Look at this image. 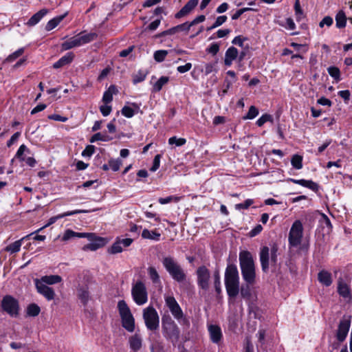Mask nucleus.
<instances>
[{
  "label": "nucleus",
  "instance_id": "de8ad7c7",
  "mask_svg": "<svg viewBox=\"0 0 352 352\" xmlns=\"http://www.w3.org/2000/svg\"><path fill=\"white\" fill-rule=\"evenodd\" d=\"M186 143V140L183 138H177L176 136H173L168 139V144L170 145L175 144L177 146H181Z\"/></svg>",
  "mask_w": 352,
  "mask_h": 352
},
{
  "label": "nucleus",
  "instance_id": "a18cd8bd",
  "mask_svg": "<svg viewBox=\"0 0 352 352\" xmlns=\"http://www.w3.org/2000/svg\"><path fill=\"white\" fill-rule=\"evenodd\" d=\"M24 52L23 48H20L13 52L12 54H10L5 60V62L11 63L13 62L14 60H16L17 58H19L20 56H21Z\"/></svg>",
  "mask_w": 352,
  "mask_h": 352
},
{
  "label": "nucleus",
  "instance_id": "e2e57ef3",
  "mask_svg": "<svg viewBox=\"0 0 352 352\" xmlns=\"http://www.w3.org/2000/svg\"><path fill=\"white\" fill-rule=\"evenodd\" d=\"M95 151V146L94 145H87L85 150L82 152V155L85 157H91Z\"/></svg>",
  "mask_w": 352,
  "mask_h": 352
},
{
  "label": "nucleus",
  "instance_id": "ea45409f",
  "mask_svg": "<svg viewBox=\"0 0 352 352\" xmlns=\"http://www.w3.org/2000/svg\"><path fill=\"white\" fill-rule=\"evenodd\" d=\"M41 311V309L38 305L35 303L29 305L27 307V314L30 316L35 317L37 316Z\"/></svg>",
  "mask_w": 352,
  "mask_h": 352
},
{
  "label": "nucleus",
  "instance_id": "3c124183",
  "mask_svg": "<svg viewBox=\"0 0 352 352\" xmlns=\"http://www.w3.org/2000/svg\"><path fill=\"white\" fill-rule=\"evenodd\" d=\"M267 122H273V118L271 115L265 113L263 114L261 117H260L257 121L256 124L258 126H262Z\"/></svg>",
  "mask_w": 352,
  "mask_h": 352
},
{
  "label": "nucleus",
  "instance_id": "423d86ee",
  "mask_svg": "<svg viewBox=\"0 0 352 352\" xmlns=\"http://www.w3.org/2000/svg\"><path fill=\"white\" fill-rule=\"evenodd\" d=\"M162 331L164 336L175 344L179 339L180 331L175 321L170 317L162 318Z\"/></svg>",
  "mask_w": 352,
  "mask_h": 352
},
{
  "label": "nucleus",
  "instance_id": "0e129e2a",
  "mask_svg": "<svg viewBox=\"0 0 352 352\" xmlns=\"http://www.w3.org/2000/svg\"><path fill=\"white\" fill-rule=\"evenodd\" d=\"M333 19L332 17L329 16H324L322 20L320 22L319 26L320 28L324 27V25H327L328 27L331 26L333 24Z\"/></svg>",
  "mask_w": 352,
  "mask_h": 352
},
{
  "label": "nucleus",
  "instance_id": "6e6d98bb",
  "mask_svg": "<svg viewBox=\"0 0 352 352\" xmlns=\"http://www.w3.org/2000/svg\"><path fill=\"white\" fill-rule=\"evenodd\" d=\"M253 203V199H248L243 203L236 204L235 208L236 210L248 209Z\"/></svg>",
  "mask_w": 352,
  "mask_h": 352
},
{
  "label": "nucleus",
  "instance_id": "393cba45",
  "mask_svg": "<svg viewBox=\"0 0 352 352\" xmlns=\"http://www.w3.org/2000/svg\"><path fill=\"white\" fill-rule=\"evenodd\" d=\"M129 342L131 349L134 352L139 351L142 348V340L140 336L137 333L129 338Z\"/></svg>",
  "mask_w": 352,
  "mask_h": 352
},
{
  "label": "nucleus",
  "instance_id": "2f4dec72",
  "mask_svg": "<svg viewBox=\"0 0 352 352\" xmlns=\"http://www.w3.org/2000/svg\"><path fill=\"white\" fill-rule=\"evenodd\" d=\"M78 296L81 302L86 305L89 299V293L87 287H82L78 289Z\"/></svg>",
  "mask_w": 352,
  "mask_h": 352
},
{
  "label": "nucleus",
  "instance_id": "4c0bfd02",
  "mask_svg": "<svg viewBox=\"0 0 352 352\" xmlns=\"http://www.w3.org/2000/svg\"><path fill=\"white\" fill-rule=\"evenodd\" d=\"M113 138L111 137H109L107 134H102L101 133H95L89 140V142L91 143L95 142L96 141H109L111 140Z\"/></svg>",
  "mask_w": 352,
  "mask_h": 352
},
{
  "label": "nucleus",
  "instance_id": "7ed1b4c3",
  "mask_svg": "<svg viewBox=\"0 0 352 352\" xmlns=\"http://www.w3.org/2000/svg\"><path fill=\"white\" fill-rule=\"evenodd\" d=\"M224 281L229 300L235 298L239 293V275L236 265H228Z\"/></svg>",
  "mask_w": 352,
  "mask_h": 352
},
{
  "label": "nucleus",
  "instance_id": "052dcab7",
  "mask_svg": "<svg viewBox=\"0 0 352 352\" xmlns=\"http://www.w3.org/2000/svg\"><path fill=\"white\" fill-rule=\"evenodd\" d=\"M109 166L113 171H118L120 169L122 162L120 160L111 159L109 161Z\"/></svg>",
  "mask_w": 352,
  "mask_h": 352
},
{
  "label": "nucleus",
  "instance_id": "338daca9",
  "mask_svg": "<svg viewBox=\"0 0 352 352\" xmlns=\"http://www.w3.org/2000/svg\"><path fill=\"white\" fill-rule=\"evenodd\" d=\"M216 63H208L205 65V70L203 71L206 76H208L210 73H212L214 70Z\"/></svg>",
  "mask_w": 352,
  "mask_h": 352
},
{
  "label": "nucleus",
  "instance_id": "a211bd4d",
  "mask_svg": "<svg viewBox=\"0 0 352 352\" xmlns=\"http://www.w3.org/2000/svg\"><path fill=\"white\" fill-rule=\"evenodd\" d=\"M198 0H189L185 6L175 14L176 19L182 18L188 15L197 6Z\"/></svg>",
  "mask_w": 352,
  "mask_h": 352
},
{
  "label": "nucleus",
  "instance_id": "69168bd1",
  "mask_svg": "<svg viewBox=\"0 0 352 352\" xmlns=\"http://www.w3.org/2000/svg\"><path fill=\"white\" fill-rule=\"evenodd\" d=\"M48 119L55 120V121L62 122H65L68 120V118L67 117L62 116L58 114L50 115V116H48Z\"/></svg>",
  "mask_w": 352,
  "mask_h": 352
},
{
  "label": "nucleus",
  "instance_id": "680f3d73",
  "mask_svg": "<svg viewBox=\"0 0 352 352\" xmlns=\"http://www.w3.org/2000/svg\"><path fill=\"white\" fill-rule=\"evenodd\" d=\"M160 159H161V155L157 154L155 156L153 162V165L150 168L151 171L155 172L159 168L160 164Z\"/></svg>",
  "mask_w": 352,
  "mask_h": 352
},
{
  "label": "nucleus",
  "instance_id": "c756f323",
  "mask_svg": "<svg viewBox=\"0 0 352 352\" xmlns=\"http://www.w3.org/2000/svg\"><path fill=\"white\" fill-rule=\"evenodd\" d=\"M160 236L161 234L157 232L156 230L144 229L142 233V238L153 240L155 241H159L160 240Z\"/></svg>",
  "mask_w": 352,
  "mask_h": 352
},
{
  "label": "nucleus",
  "instance_id": "09e8293b",
  "mask_svg": "<svg viewBox=\"0 0 352 352\" xmlns=\"http://www.w3.org/2000/svg\"><path fill=\"white\" fill-rule=\"evenodd\" d=\"M168 52L166 50H157L154 53V59L155 61L161 63L164 60Z\"/></svg>",
  "mask_w": 352,
  "mask_h": 352
},
{
  "label": "nucleus",
  "instance_id": "37998d69",
  "mask_svg": "<svg viewBox=\"0 0 352 352\" xmlns=\"http://www.w3.org/2000/svg\"><path fill=\"white\" fill-rule=\"evenodd\" d=\"M278 250V245L276 243H274L270 249V261H271V263L274 265L277 262Z\"/></svg>",
  "mask_w": 352,
  "mask_h": 352
},
{
  "label": "nucleus",
  "instance_id": "a19ab883",
  "mask_svg": "<svg viewBox=\"0 0 352 352\" xmlns=\"http://www.w3.org/2000/svg\"><path fill=\"white\" fill-rule=\"evenodd\" d=\"M327 72L329 74L334 78L336 82H338L341 80L340 78V71L338 67L335 66H331L327 68Z\"/></svg>",
  "mask_w": 352,
  "mask_h": 352
},
{
  "label": "nucleus",
  "instance_id": "6e6552de",
  "mask_svg": "<svg viewBox=\"0 0 352 352\" xmlns=\"http://www.w3.org/2000/svg\"><path fill=\"white\" fill-rule=\"evenodd\" d=\"M143 319L146 328L152 331L160 327V317L156 309L153 306H148L143 309Z\"/></svg>",
  "mask_w": 352,
  "mask_h": 352
},
{
  "label": "nucleus",
  "instance_id": "ddd939ff",
  "mask_svg": "<svg viewBox=\"0 0 352 352\" xmlns=\"http://www.w3.org/2000/svg\"><path fill=\"white\" fill-rule=\"evenodd\" d=\"M351 326V321L349 319L343 318L340 320L336 336L339 342L345 340Z\"/></svg>",
  "mask_w": 352,
  "mask_h": 352
},
{
  "label": "nucleus",
  "instance_id": "dca6fc26",
  "mask_svg": "<svg viewBox=\"0 0 352 352\" xmlns=\"http://www.w3.org/2000/svg\"><path fill=\"white\" fill-rule=\"evenodd\" d=\"M260 262L262 271L265 273L268 272L270 265V248L267 246H263L261 248L259 252Z\"/></svg>",
  "mask_w": 352,
  "mask_h": 352
},
{
  "label": "nucleus",
  "instance_id": "b1692460",
  "mask_svg": "<svg viewBox=\"0 0 352 352\" xmlns=\"http://www.w3.org/2000/svg\"><path fill=\"white\" fill-rule=\"evenodd\" d=\"M190 30V28L188 25V22H185L182 24L177 25L175 27H173L167 30H165L161 33L162 36H166L175 34L177 32L184 31L188 32Z\"/></svg>",
  "mask_w": 352,
  "mask_h": 352
},
{
  "label": "nucleus",
  "instance_id": "39448f33",
  "mask_svg": "<svg viewBox=\"0 0 352 352\" xmlns=\"http://www.w3.org/2000/svg\"><path fill=\"white\" fill-rule=\"evenodd\" d=\"M118 309L121 318L122 326L129 332H133L135 330V319L129 307L124 300H120L118 302Z\"/></svg>",
  "mask_w": 352,
  "mask_h": 352
},
{
  "label": "nucleus",
  "instance_id": "20e7f679",
  "mask_svg": "<svg viewBox=\"0 0 352 352\" xmlns=\"http://www.w3.org/2000/svg\"><path fill=\"white\" fill-rule=\"evenodd\" d=\"M162 263L171 278L178 283L184 281L186 278V274L179 262L173 256H164L162 259Z\"/></svg>",
  "mask_w": 352,
  "mask_h": 352
},
{
  "label": "nucleus",
  "instance_id": "5fc2aeb1",
  "mask_svg": "<svg viewBox=\"0 0 352 352\" xmlns=\"http://www.w3.org/2000/svg\"><path fill=\"white\" fill-rule=\"evenodd\" d=\"M180 200V198L176 196H168L165 198L160 197L158 199V201L161 204H166L170 202L174 201V202H178Z\"/></svg>",
  "mask_w": 352,
  "mask_h": 352
},
{
  "label": "nucleus",
  "instance_id": "412c9836",
  "mask_svg": "<svg viewBox=\"0 0 352 352\" xmlns=\"http://www.w3.org/2000/svg\"><path fill=\"white\" fill-rule=\"evenodd\" d=\"M239 55L238 50L232 46L230 47L226 52L224 64L226 66H230L232 64L233 60L236 59Z\"/></svg>",
  "mask_w": 352,
  "mask_h": 352
},
{
  "label": "nucleus",
  "instance_id": "13d9d810",
  "mask_svg": "<svg viewBox=\"0 0 352 352\" xmlns=\"http://www.w3.org/2000/svg\"><path fill=\"white\" fill-rule=\"evenodd\" d=\"M320 222L322 225H324L328 228L329 231H331L332 230L333 227L331 221L329 218L324 213H322L321 214Z\"/></svg>",
  "mask_w": 352,
  "mask_h": 352
},
{
  "label": "nucleus",
  "instance_id": "1a4fd4ad",
  "mask_svg": "<svg viewBox=\"0 0 352 352\" xmlns=\"http://www.w3.org/2000/svg\"><path fill=\"white\" fill-rule=\"evenodd\" d=\"M165 303L168 307L173 317L178 320L180 324H188V320L184 316L183 311L173 296H165Z\"/></svg>",
  "mask_w": 352,
  "mask_h": 352
},
{
  "label": "nucleus",
  "instance_id": "c85d7f7f",
  "mask_svg": "<svg viewBox=\"0 0 352 352\" xmlns=\"http://www.w3.org/2000/svg\"><path fill=\"white\" fill-rule=\"evenodd\" d=\"M131 105L136 109V111L129 106H124L121 110L122 114L127 118H132L135 114V113H138L140 109V107L138 104L133 102L131 104Z\"/></svg>",
  "mask_w": 352,
  "mask_h": 352
},
{
  "label": "nucleus",
  "instance_id": "bf43d9fd",
  "mask_svg": "<svg viewBox=\"0 0 352 352\" xmlns=\"http://www.w3.org/2000/svg\"><path fill=\"white\" fill-rule=\"evenodd\" d=\"M219 51V45L217 43H212L207 49L206 52L212 55H216Z\"/></svg>",
  "mask_w": 352,
  "mask_h": 352
},
{
  "label": "nucleus",
  "instance_id": "7c9ffc66",
  "mask_svg": "<svg viewBox=\"0 0 352 352\" xmlns=\"http://www.w3.org/2000/svg\"><path fill=\"white\" fill-rule=\"evenodd\" d=\"M347 18L343 10H340L336 15V24L338 28H344L346 24Z\"/></svg>",
  "mask_w": 352,
  "mask_h": 352
},
{
  "label": "nucleus",
  "instance_id": "f8f14e48",
  "mask_svg": "<svg viewBox=\"0 0 352 352\" xmlns=\"http://www.w3.org/2000/svg\"><path fill=\"white\" fill-rule=\"evenodd\" d=\"M196 275L198 287L204 291L208 290L210 279V270L205 265H201L197 269Z\"/></svg>",
  "mask_w": 352,
  "mask_h": 352
},
{
  "label": "nucleus",
  "instance_id": "f3484780",
  "mask_svg": "<svg viewBox=\"0 0 352 352\" xmlns=\"http://www.w3.org/2000/svg\"><path fill=\"white\" fill-rule=\"evenodd\" d=\"M287 182H292L296 184L300 185L302 186L306 187L315 192H317L319 190V185L313 182L312 180H306L304 179H296L293 178L287 179Z\"/></svg>",
  "mask_w": 352,
  "mask_h": 352
},
{
  "label": "nucleus",
  "instance_id": "4d7b16f0",
  "mask_svg": "<svg viewBox=\"0 0 352 352\" xmlns=\"http://www.w3.org/2000/svg\"><path fill=\"white\" fill-rule=\"evenodd\" d=\"M248 41V38L241 35L235 36L232 41V43L236 45H239L241 47H243V43Z\"/></svg>",
  "mask_w": 352,
  "mask_h": 352
},
{
  "label": "nucleus",
  "instance_id": "864d4df0",
  "mask_svg": "<svg viewBox=\"0 0 352 352\" xmlns=\"http://www.w3.org/2000/svg\"><path fill=\"white\" fill-rule=\"evenodd\" d=\"M25 151H27L28 153L30 152L29 149L25 144L21 145L16 152V157L19 159L21 161H25V157L23 156V153Z\"/></svg>",
  "mask_w": 352,
  "mask_h": 352
},
{
  "label": "nucleus",
  "instance_id": "774afa93",
  "mask_svg": "<svg viewBox=\"0 0 352 352\" xmlns=\"http://www.w3.org/2000/svg\"><path fill=\"white\" fill-rule=\"evenodd\" d=\"M205 19H206V16L203 14L197 16L191 22H188L189 28H190L192 26H193L196 24L204 22L205 21Z\"/></svg>",
  "mask_w": 352,
  "mask_h": 352
},
{
  "label": "nucleus",
  "instance_id": "6ab92c4d",
  "mask_svg": "<svg viewBox=\"0 0 352 352\" xmlns=\"http://www.w3.org/2000/svg\"><path fill=\"white\" fill-rule=\"evenodd\" d=\"M210 340L213 343H219L222 338L221 329L218 325L210 324L208 327Z\"/></svg>",
  "mask_w": 352,
  "mask_h": 352
},
{
  "label": "nucleus",
  "instance_id": "4468645a",
  "mask_svg": "<svg viewBox=\"0 0 352 352\" xmlns=\"http://www.w3.org/2000/svg\"><path fill=\"white\" fill-rule=\"evenodd\" d=\"M35 286L38 293L43 296L47 300H52L55 297V292L49 286L39 282L38 279L35 280Z\"/></svg>",
  "mask_w": 352,
  "mask_h": 352
},
{
  "label": "nucleus",
  "instance_id": "e433bc0d",
  "mask_svg": "<svg viewBox=\"0 0 352 352\" xmlns=\"http://www.w3.org/2000/svg\"><path fill=\"white\" fill-rule=\"evenodd\" d=\"M291 164L294 168L301 169L302 168V157L297 154L294 155L291 159Z\"/></svg>",
  "mask_w": 352,
  "mask_h": 352
},
{
  "label": "nucleus",
  "instance_id": "49530a36",
  "mask_svg": "<svg viewBox=\"0 0 352 352\" xmlns=\"http://www.w3.org/2000/svg\"><path fill=\"white\" fill-rule=\"evenodd\" d=\"M258 114V109L254 106H251L248 113L243 116V120H252L256 118Z\"/></svg>",
  "mask_w": 352,
  "mask_h": 352
},
{
  "label": "nucleus",
  "instance_id": "473e14b6",
  "mask_svg": "<svg viewBox=\"0 0 352 352\" xmlns=\"http://www.w3.org/2000/svg\"><path fill=\"white\" fill-rule=\"evenodd\" d=\"M65 16V14H63L50 20L45 26V30L47 31H50L55 28L62 21Z\"/></svg>",
  "mask_w": 352,
  "mask_h": 352
},
{
  "label": "nucleus",
  "instance_id": "79ce46f5",
  "mask_svg": "<svg viewBox=\"0 0 352 352\" xmlns=\"http://www.w3.org/2000/svg\"><path fill=\"white\" fill-rule=\"evenodd\" d=\"M21 246V240L16 241L15 242L10 243L6 248V251L10 252L11 254L18 252L20 250Z\"/></svg>",
  "mask_w": 352,
  "mask_h": 352
},
{
  "label": "nucleus",
  "instance_id": "5701e85b",
  "mask_svg": "<svg viewBox=\"0 0 352 352\" xmlns=\"http://www.w3.org/2000/svg\"><path fill=\"white\" fill-rule=\"evenodd\" d=\"M74 58L73 52H68L62 56L58 61L53 64L54 69H59L65 65H69L72 62Z\"/></svg>",
  "mask_w": 352,
  "mask_h": 352
},
{
  "label": "nucleus",
  "instance_id": "a878e982",
  "mask_svg": "<svg viewBox=\"0 0 352 352\" xmlns=\"http://www.w3.org/2000/svg\"><path fill=\"white\" fill-rule=\"evenodd\" d=\"M80 41L78 34L73 36L62 43V48L64 50H68L75 47L80 46Z\"/></svg>",
  "mask_w": 352,
  "mask_h": 352
},
{
  "label": "nucleus",
  "instance_id": "72a5a7b5",
  "mask_svg": "<svg viewBox=\"0 0 352 352\" xmlns=\"http://www.w3.org/2000/svg\"><path fill=\"white\" fill-rule=\"evenodd\" d=\"M78 36L80 38L81 45L94 41L97 37V34L96 33H89L83 34V32H80L78 34Z\"/></svg>",
  "mask_w": 352,
  "mask_h": 352
},
{
  "label": "nucleus",
  "instance_id": "f03ea898",
  "mask_svg": "<svg viewBox=\"0 0 352 352\" xmlns=\"http://www.w3.org/2000/svg\"><path fill=\"white\" fill-rule=\"evenodd\" d=\"M239 259L243 280L248 284H254L256 278V269L251 252L248 250L241 251Z\"/></svg>",
  "mask_w": 352,
  "mask_h": 352
},
{
  "label": "nucleus",
  "instance_id": "f257e3e1",
  "mask_svg": "<svg viewBox=\"0 0 352 352\" xmlns=\"http://www.w3.org/2000/svg\"><path fill=\"white\" fill-rule=\"evenodd\" d=\"M87 238L90 243L82 247L84 251H96L104 247L107 243V238L97 236L94 233L76 232L72 230L67 229L61 236L62 241H67L74 238Z\"/></svg>",
  "mask_w": 352,
  "mask_h": 352
},
{
  "label": "nucleus",
  "instance_id": "bb28decb",
  "mask_svg": "<svg viewBox=\"0 0 352 352\" xmlns=\"http://www.w3.org/2000/svg\"><path fill=\"white\" fill-rule=\"evenodd\" d=\"M48 12L47 9H42L38 12L35 13L27 22V25L29 26H34L37 24L41 19Z\"/></svg>",
  "mask_w": 352,
  "mask_h": 352
},
{
  "label": "nucleus",
  "instance_id": "603ef678",
  "mask_svg": "<svg viewBox=\"0 0 352 352\" xmlns=\"http://www.w3.org/2000/svg\"><path fill=\"white\" fill-rule=\"evenodd\" d=\"M295 14L296 16V20L300 21L303 16V11L300 7L299 0H296L294 4Z\"/></svg>",
  "mask_w": 352,
  "mask_h": 352
},
{
  "label": "nucleus",
  "instance_id": "cd10ccee",
  "mask_svg": "<svg viewBox=\"0 0 352 352\" xmlns=\"http://www.w3.org/2000/svg\"><path fill=\"white\" fill-rule=\"evenodd\" d=\"M62 281V278L59 275H50L42 276L39 282L43 283L45 285H54L59 283Z\"/></svg>",
  "mask_w": 352,
  "mask_h": 352
},
{
  "label": "nucleus",
  "instance_id": "58836bf2",
  "mask_svg": "<svg viewBox=\"0 0 352 352\" xmlns=\"http://www.w3.org/2000/svg\"><path fill=\"white\" fill-rule=\"evenodd\" d=\"M148 72L145 70H139L137 74L133 75V84H138L144 80Z\"/></svg>",
  "mask_w": 352,
  "mask_h": 352
},
{
  "label": "nucleus",
  "instance_id": "9d476101",
  "mask_svg": "<svg viewBox=\"0 0 352 352\" xmlns=\"http://www.w3.org/2000/svg\"><path fill=\"white\" fill-rule=\"evenodd\" d=\"M131 296L133 300L138 305H142L148 300V293L145 284L138 280L132 287Z\"/></svg>",
  "mask_w": 352,
  "mask_h": 352
},
{
  "label": "nucleus",
  "instance_id": "c9c22d12",
  "mask_svg": "<svg viewBox=\"0 0 352 352\" xmlns=\"http://www.w3.org/2000/svg\"><path fill=\"white\" fill-rule=\"evenodd\" d=\"M252 284L245 283V285H242L239 288V293L243 298L250 299L251 297V289L250 285Z\"/></svg>",
  "mask_w": 352,
  "mask_h": 352
},
{
  "label": "nucleus",
  "instance_id": "c03bdc74",
  "mask_svg": "<svg viewBox=\"0 0 352 352\" xmlns=\"http://www.w3.org/2000/svg\"><path fill=\"white\" fill-rule=\"evenodd\" d=\"M148 273L153 283H157L160 282V276L154 267H149L148 268Z\"/></svg>",
  "mask_w": 352,
  "mask_h": 352
},
{
  "label": "nucleus",
  "instance_id": "0eeeda50",
  "mask_svg": "<svg viewBox=\"0 0 352 352\" xmlns=\"http://www.w3.org/2000/svg\"><path fill=\"white\" fill-rule=\"evenodd\" d=\"M1 311L12 318H17L20 314L19 300L10 295H6L1 301Z\"/></svg>",
  "mask_w": 352,
  "mask_h": 352
},
{
  "label": "nucleus",
  "instance_id": "8fccbe9b",
  "mask_svg": "<svg viewBox=\"0 0 352 352\" xmlns=\"http://www.w3.org/2000/svg\"><path fill=\"white\" fill-rule=\"evenodd\" d=\"M121 245H122L121 243L120 242V241L118 239L116 240V241L113 243V245L109 250V252L110 254H113L122 252V248Z\"/></svg>",
  "mask_w": 352,
  "mask_h": 352
},
{
  "label": "nucleus",
  "instance_id": "4be33fe9",
  "mask_svg": "<svg viewBox=\"0 0 352 352\" xmlns=\"http://www.w3.org/2000/svg\"><path fill=\"white\" fill-rule=\"evenodd\" d=\"M318 280L322 285H324L325 287H329L333 283L331 274L324 270H322L318 272Z\"/></svg>",
  "mask_w": 352,
  "mask_h": 352
},
{
  "label": "nucleus",
  "instance_id": "f704fd0d",
  "mask_svg": "<svg viewBox=\"0 0 352 352\" xmlns=\"http://www.w3.org/2000/svg\"><path fill=\"white\" fill-rule=\"evenodd\" d=\"M169 81V78L168 76H162L153 85V92H159L168 82Z\"/></svg>",
  "mask_w": 352,
  "mask_h": 352
},
{
  "label": "nucleus",
  "instance_id": "aec40b11",
  "mask_svg": "<svg viewBox=\"0 0 352 352\" xmlns=\"http://www.w3.org/2000/svg\"><path fill=\"white\" fill-rule=\"evenodd\" d=\"M337 292L340 296L344 298H349L351 296L349 286L342 278H339L338 280Z\"/></svg>",
  "mask_w": 352,
  "mask_h": 352
},
{
  "label": "nucleus",
  "instance_id": "9b49d317",
  "mask_svg": "<svg viewBox=\"0 0 352 352\" xmlns=\"http://www.w3.org/2000/svg\"><path fill=\"white\" fill-rule=\"evenodd\" d=\"M303 233L302 223L297 220L294 221L289 233V243L291 246L296 247L300 244Z\"/></svg>",
  "mask_w": 352,
  "mask_h": 352
},
{
  "label": "nucleus",
  "instance_id": "2eb2a0df",
  "mask_svg": "<svg viewBox=\"0 0 352 352\" xmlns=\"http://www.w3.org/2000/svg\"><path fill=\"white\" fill-rule=\"evenodd\" d=\"M91 211V210H72V211H68V212H64L62 214H59L56 216L51 217L49 219L48 223L45 226L36 230L34 232V233H37V232H40L43 228H46V227L54 223L58 219H60L65 217L71 216V215L80 214V213H88V212H90ZM34 234V232L32 233L31 234Z\"/></svg>",
  "mask_w": 352,
  "mask_h": 352
}]
</instances>
